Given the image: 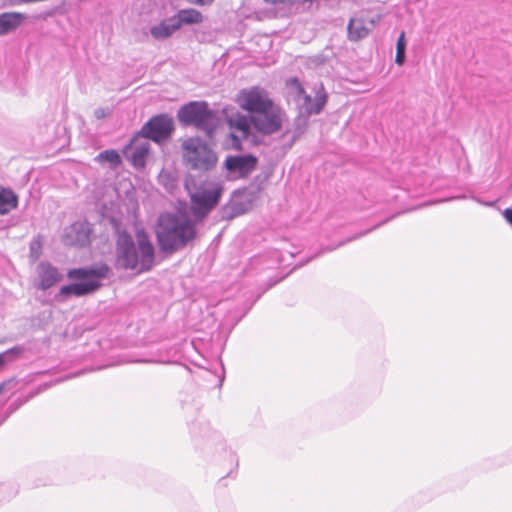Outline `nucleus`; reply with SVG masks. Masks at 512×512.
Wrapping results in <instances>:
<instances>
[{"instance_id": "obj_2", "label": "nucleus", "mask_w": 512, "mask_h": 512, "mask_svg": "<svg viewBox=\"0 0 512 512\" xmlns=\"http://www.w3.org/2000/svg\"><path fill=\"white\" fill-rule=\"evenodd\" d=\"M137 248L127 234L117 240V261L123 268L135 270L137 273L148 271L154 265V246L144 230L136 233Z\"/></svg>"}, {"instance_id": "obj_8", "label": "nucleus", "mask_w": 512, "mask_h": 512, "mask_svg": "<svg viewBox=\"0 0 512 512\" xmlns=\"http://www.w3.org/2000/svg\"><path fill=\"white\" fill-rule=\"evenodd\" d=\"M235 101L242 110L249 113L250 117L268 108L274 102L269 92L260 86H252L240 90L236 95Z\"/></svg>"}, {"instance_id": "obj_16", "label": "nucleus", "mask_w": 512, "mask_h": 512, "mask_svg": "<svg viewBox=\"0 0 512 512\" xmlns=\"http://www.w3.org/2000/svg\"><path fill=\"white\" fill-rule=\"evenodd\" d=\"M174 18L179 24V28L184 24H200L204 19L202 13L194 8L181 9L177 12Z\"/></svg>"}, {"instance_id": "obj_24", "label": "nucleus", "mask_w": 512, "mask_h": 512, "mask_svg": "<svg viewBox=\"0 0 512 512\" xmlns=\"http://www.w3.org/2000/svg\"><path fill=\"white\" fill-rule=\"evenodd\" d=\"M231 137L233 139V147L237 150H241V141L238 139V137L234 133H231Z\"/></svg>"}, {"instance_id": "obj_25", "label": "nucleus", "mask_w": 512, "mask_h": 512, "mask_svg": "<svg viewBox=\"0 0 512 512\" xmlns=\"http://www.w3.org/2000/svg\"><path fill=\"white\" fill-rule=\"evenodd\" d=\"M197 5L205 6L210 5L214 2V0H193Z\"/></svg>"}, {"instance_id": "obj_10", "label": "nucleus", "mask_w": 512, "mask_h": 512, "mask_svg": "<svg viewBox=\"0 0 512 512\" xmlns=\"http://www.w3.org/2000/svg\"><path fill=\"white\" fill-rule=\"evenodd\" d=\"M257 164L258 159L253 155L228 156L224 161L225 169L240 178L247 177L256 169Z\"/></svg>"}, {"instance_id": "obj_3", "label": "nucleus", "mask_w": 512, "mask_h": 512, "mask_svg": "<svg viewBox=\"0 0 512 512\" xmlns=\"http://www.w3.org/2000/svg\"><path fill=\"white\" fill-rule=\"evenodd\" d=\"M183 163L192 170L208 172L218 162L216 152L199 138H187L181 144Z\"/></svg>"}, {"instance_id": "obj_19", "label": "nucleus", "mask_w": 512, "mask_h": 512, "mask_svg": "<svg viewBox=\"0 0 512 512\" xmlns=\"http://www.w3.org/2000/svg\"><path fill=\"white\" fill-rule=\"evenodd\" d=\"M228 123L231 129L240 133L242 138H247L250 134V124L246 116L238 115L236 118H229Z\"/></svg>"}, {"instance_id": "obj_27", "label": "nucleus", "mask_w": 512, "mask_h": 512, "mask_svg": "<svg viewBox=\"0 0 512 512\" xmlns=\"http://www.w3.org/2000/svg\"><path fill=\"white\" fill-rule=\"evenodd\" d=\"M4 387H5L4 383L0 384V393L4 390Z\"/></svg>"}, {"instance_id": "obj_1", "label": "nucleus", "mask_w": 512, "mask_h": 512, "mask_svg": "<svg viewBox=\"0 0 512 512\" xmlns=\"http://www.w3.org/2000/svg\"><path fill=\"white\" fill-rule=\"evenodd\" d=\"M161 251L173 253L196 238L195 223L184 213L160 214L155 229Z\"/></svg>"}, {"instance_id": "obj_22", "label": "nucleus", "mask_w": 512, "mask_h": 512, "mask_svg": "<svg viewBox=\"0 0 512 512\" xmlns=\"http://www.w3.org/2000/svg\"><path fill=\"white\" fill-rule=\"evenodd\" d=\"M405 49H406L405 33L402 32L399 35L397 43H396L395 62L398 65H402L405 61Z\"/></svg>"}, {"instance_id": "obj_15", "label": "nucleus", "mask_w": 512, "mask_h": 512, "mask_svg": "<svg viewBox=\"0 0 512 512\" xmlns=\"http://www.w3.org/2000/svg\"><path fill=\"white\" fill-rule=\"evenodd\" d=\"M179 29V24L176 22L174 17H171L162 21L158 25L153 26L150 31L152 36L156 39H164L168 38Z\"/></svg>"}, {"instance_id": "obj_18", "label": "nucleus", "mask_w": 512, "mask_h": 512, "mask_svg": "<svg viewBox=\"0 0 512 512\" xmlns=\"http://www.w3.org/2000/svg\"><path fill=\"white\" fill-rule=\"evenodd\" d=\"M370 29L362 19H351L348 24V38L351 41H358L368 36Z\"/></svg>"}, {"instance_id": "obj_12", "label": "nucleus", "mask_w": 512, "mask_h": 512, "mask_svg": "<svg viewBox=\"0 0 512 512\" xmlns=\"http://www.w3.org/2000/svg\"><path fill=\"white\" fill-rule=\"evenodd\" d=\"M131 151L130 161L136 168L145 166V159L150 151L149 140L142 135L134 137L131 143L125 148V152Z\"/></svg>"}, {"instance_id": "obj_5", "label": "nucleus", "mask_w": 512, "mask_h": 512, "mask_svg": "<svg viewBox=\"0 0 512 512\" xmlns=\"http://www.w3.org/2000/svg\"><path fill=\"white\" fill-rule=\"evenodd\" d=\"M223 185L215 181H204L190 191L191 212L196 219L205 218L219 203Z\"/></svg>"}, {"instance_id": "obj_17", "label": "nucleus", "mask_w": 512, "mask_h": 512, "mask_svg": "<svg viewBox=\"0 0 512 512\" xmlns=\"http://www.w3.org/2000/svg\"><path fill=\"white\" fill-rule=\"evenodd\" d=\"M18 206V196L9 188L0 187V215L8 214Z\"/></svg>"}, {"instance_id": "obj_26", "label": "nucleus", "mask_w": 512, "mask_h": 512, "mask_svg": "<svg viewBox=\"0 0 512 512\" xmlns=\"http://www.w3.org/2000/svg\"><path fill=\"white\" fill-rule=\"evenodd\" d=\"M5 363H6V360H5L4 354H0V371L4 368Z\"/></svg>"}, {"instance_id": "obj_4", "label": "nucleus", "mask_w": 512, "mask_h": 512, "mask_svg": "<svg viewBox=\"0 0 512 512\" xmlns=\"http://www.w3.org/2000/svg\"><path fill=\"white\" fill-rule=\"evenodd\" d=\"M108 272L107 266L100 268H78L71 269L67 273V277L71 280L82 281L66 286H62L59 294L63 296L74 295L77 297L93 293L100 287V280L106 276Z\"/></svg>"}, {"instance_id": "obj_23", "label": "nucleus", "mask_w": 512, "mask_h": 512, "mask_svg": "<svg viewBox=\"0 0 512 512\" xmlns=\"http://www.w3.org/2000/svg\"><path fill=\"white\" fill-rule=\"evenodd\" d=\"M505 220L512 226V209L507 208L503 211Z\"/></svg>"}, {"instance_id": "obj_6", "label": "nucleus", "mask_w": 512, "mask_h": 512, "mask_svg": "<svg viewBox=\"0 0 512 512\" xmlns=\"http://www.w3.org/2000/svg\"><path fill=\"white\" fill-rule=\"evenodd\" d=\"M178 120L185 125H194L211 135L217 124L216 114L206 102H190L178 112Z\"/></svg>"}, {"instance_id": "obj_13", "label": "nucleus", "mask_w": 512, "mask_h": 512, "mask_svg": "<svg viewBox=\"0 0 512 512\" xmlns=\"http://www.w3.org/2000/svg\"><path fill=\"white\" fill-rule=\"evenodd\" d=\"M301 97L303 101L300 105V110L306 115L319 114L326 105L328 98L324 85L322 83H320L314 98H311V96L306 94L305 91L304 95H301Z\"/></svg>"}, {"instance_id": "obj_9", "label": "nucleus", "mask_w": 512, "mask_h": 512, "mask_svg": "<svg viewBox=\"0 0 512 512\" xmlns=\"http://www.w3.org/2000/svg\"><path fill=\"white\" fill-rule=\"evenodd\" d=\"M173 131V121L166 115L152 117L141 129V135L146 139L161 142L167 139Z\"/></svg>"}, {"instance_id": "obj_21", "label": "nucleus", "mask_w": 512, "mask_h": 512, "mask_svg": "<svg viewBox=\"0 0 512 512\" xmlns=\"http://www.w3.org/2000/svg\"><path fill=\"white\" fill-rule=\"evenodd\" d=\"M96 160L99 162H108L113 167H117L121 164L120 155L115 150H105V151L101 152L96 157Z\"/></svg>"}, {"instance_id": "obj_20", "label": "nucleus", "mask_w": 512, "mask_h": 512, "mask_svg": "<svg viewBox=\"0 0 512 512\" xmlns=\"http://www.w3.org/2000/svg\"><path fill=\"white\" fill-rule=\"evenodd\" d=\"M285 88L287 90L288 95L294 99H297L301 97V95H304L305 89L300 80L296 77L287 79L285 82Z\"/></svg>"}, {"instance_id": "obj_14", "label": "nucleus", "mask_w": 512, "mask_h": 512, "mask_svg": "<svg viewBox=\"0 0 512 512\" xmlns=\"http://www.w3.org/2000/svg\"><path fill=\"white\" fill-rule=\"evenodd\" d=\"M26 19L20 12H6L0 14V35L16 30Z\"/></svg>"}, {"instance_id": "obj_11", "label": "nucleus", "mask_w": 512, "mask_h": 512, "mask_svg": "<svg viewBox=\"0 0 512 512\" xmlns=\"http://www.w3.org/2000/svg\"><path fill=\"white\" fill-rule=\"evenodd\" d=\"M62 280L58 269L49 262H40L36 268L35 287L40 290H47Z\"/></svg>"}, {"instance_id": "obj_7", "label": "nucleus", "mask_w": 512, "mask_h": 512, "mask_svg": "<svg viewBox=\"0 0 512 512\" xmlns=\"http://www.w3.org/2000/svg\"><path fill=\"white\" fill-rule=\"evenodd\" d=\"M286 121L284 110L275 102L271 106L250 117V124L261 135H272L283 129Z\"/></svg>"}]
</instances>
